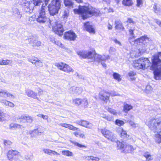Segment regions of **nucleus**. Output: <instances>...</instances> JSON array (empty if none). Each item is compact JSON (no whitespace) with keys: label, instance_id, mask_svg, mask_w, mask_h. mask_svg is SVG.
<instances>
[{"label":"nucleus","instance_id":"nucleus-1","mask_svg":"<svg viewBox=\"0 0 161 161\" xmlns=\"http://www.w3.org/2000/svg\"><path fill=\"white\" fill-rule=\"evenodd\" d=\"M77 54L80 57L83 58H87L90 59L89 62H97L98 63H101L103 66L106 68V65L104 62L107 59L109 58L108 56L101 55L96 53H93V52L89 51H78L77 52Z\"/></svg>","mask_w":161,"mask_h":161},{"label":"nucleus","instance_id":"nucleus-2","mask_svg":"<svg viewBox=\"0 0 161 161\" xmlns=\"http://www.w3.org/2000/svg\"><path fill=\"white\" fill-rule=\"evenodd\" d=\"M74 12L75 14H80L82 19L84 20L93 15L94 8L90 5H79L78 9H74Z\"/></svg>","mask_w":161,"mask_h":161},{"label":"nucleus","instance_id":"nucleus-3","mask_svg":"<svg viewBox=\"0 0 161 161\" xmlns=\"http://www.w3.org/2000/svg\"><path fill=\"white\" fill-rule=\"evenodd\" d=\"M42 3V0H23L22 5L23 10L26 12L31 13L35 7L39 6Z\"/></svg>","mask_w":161,"mask_h":161},{"label":"nucleus","instance_id":"nucleus-4","mask_svg":"<svg viewBox=\"0 0 161 161\" xmlns=\"http://www.w3.org/2000/svg\"><path fill=\"white\" fill-rule=\"evenodd\" d=\"M151 64V63L148 58L141 57L134 61L133 66L137 69H144L149 67Z\"/></svg>","mask_w":161,"mask_h":161},{"label":"nucleus","instance_id":"nucleus-5","mask_svg":"<svg viewBox=\"0 0 161 161\" xmlns=\"http://www.w3.org/2000/svg\"><path fill=\"white\" fill-rule=\"evenodd\" d=\"M61 0H52L50 4H49L47 7L46 6L45 3L44 5L47 7L50 14L51 16H54L56 14H58V10L61 6Z\"/></svg>","mask_w":161,"mask_h":161},{"label":"nucleus","instance_id":"nucleus-6","mask_svg":"<svg viewBox=\"0 0 161 161\" xmlns=\"http://www.w3.org/2000/svg\"><path fill=\"white\" fill-rule=\"evenodd\" d=\"M47 11V7L43 4L42 5L41 9L40 10L38 18L36 19L37 21L40 23L43 24L46 22L49 21L50 24L52 20L51 18L49 19L46 15V13Z\"/></svg>","mask_w":161,"mask_h":161},{"label":"nucleus","instance_id":"nucleus-7","mask_svg":"<svg viewBox=\"0 0 161 161\" xmlns=\"http://www.w3.org/2000/svg\"><path fill=\"white\" fill-rule=\"evenodd\" d=\"M148 126L153 132L159 133L161 132V119H154L150 120Z\"/></svg>","mask_w":161,"mask_h":161},{"label":"nucleus","instance_id":"nucleus-8","mask_svg":"<svg viewBox=\"0 0 161 161\" xmlns=\"http://www.w3.org/2000/svg\"><path fill=\"white\" fill-rule=\"evenodd\" d=\"M101 131L103 135L109 140L113 142L118 141L114 135L110 130L104 128L102 129Z\"/></svg>","mask_w":161,"mask_h":161},{"label":"nucleus","instance_id":"nucleus-9","mask_svg":"<svg viewBox=\"0 0 161 161\" xmlns=\"http://www.w3.org/2000/svg\"><path fill=\"white\" fill-rule=\"evenodd\" d=\"M55 22L56 23V26L53 29L56 34L58 35L59 36H61L64 31L63 25L60 22Z\"/></svg>","mask_w":161,"mask_h":161},{"label":"nucleus","instance_id":"nucleus-10","mask_svg":"<svg viewBox=\"0 0 161 161\" xmlns=\"http://www.w3.org/2000/svg\"><path fill=\"white\" fill-rule=\"evenodd\" d=\"M110 96V93L105 90L101 91L99 94V98L106 102L109 100Z\"/></svg>","mask_w":161,"mask_h":161},{"label":"nucleus","instance_id":"nucleus-11","mask_svg":"<svg viewBox=\"0 0 161 161\" xmlns=\"http://www.w3.org/2000/svg\"><path fill=\"white\" fill-rule=\"evenodd\" d=\"M64 37L65 39L69 41H74L77 37V36L72 31H69L65 33Z\"/></svg>","mask_w":161,"mask_h":161},{"label":"nucleus","instance_id":"nucleus-12","mask_svg":"<svg viewBox=\"0 0 161 161\" xmlns=\"http://www.w3.org/2000/svg\"><path fill=\"white\" fill-rule=\"evenodd\" d=\"M19 152L13 150L9 151L7 154V157L9 160L12 161L13 159H14L18 157L17 155Z\"/></svg>","mask_w":161,"mask_h":161},{"label":"nucleus","instance_id":"nucleus-13","mask_svg":"<svg viewBox=\"0 0 161 161\" xmlns=\"http://www.w3.org/2000/svg\"><path fill=\"white\" fill-rule=\"evenodd\" d=\"M26 41L28 42L34 48H36L40 46L41 44V42L40 41H37L34 38H30L26 40Z\"/></svg>","mask_w":161,"mask_h":161},{"label":"nucleus","instance_id":"nucleus-14","mask_svg":"<svg viewBox=\"0 0 161 161\" xmlns=\"http://www.w3.org/2000/svg\"><path fill=\"white\" fill-rule=\"evenodd\" d=\"M32 117L29 116L21 115L19 119V121L20 123H25L27 122L29 123H31L33 121Z\"/></svg>","mask_w":161,"mask_h":161},{"label":"nucleus","instance_id":"nucleus-15","mask_svg":"<svg viewBox=\"0 0 161 161\" xmlns=\"http://www.w3.org/2000/svg\"><path fill=\"white\" fill-rule=\"evenodd\" d=\"M77 123L88 129H91L93 126L92 123L84 120L78 121L77 122Z\"/></svg>","mask_w":161,"mask_h":161},{"label":"nucleus","instance_id":"nucleus-16","mask_svg":"<svg viewBox=\"0 0 161 161\" xmlns=\"http://www.w3.org/2000/svg\"><path fill=\"white\" fill-rule=\"evenodd\" d=\"M25 92L28 97L33 98L35 99H38V98L36 97L37 93L33 91L30 89H27L25 90Z\"/></svg>","mask_w":161,"mask_h":161},{"label":"nucleus","instance_id":"nucleus-17","mask_svg":"<svg viewBox=\"0 0 161 161\" xmlns=\"http://www.w3.org/2000/svg\"><path fill=\"white\" fill-rule=\"evenodd\" d=\"M71 93L76 95H79L82 91V89L78 87H73L70 89Z\"/></svg>","mask_w":161,"mask_h":161},{"label":"nucleus","instance_id":"nucleus-18","mask_svg":"<svg viewBox=\"0 0 161 161\" xmlns=\"http://www.w3.org/2000/svg\"><path fill=\"white\" fill-rule=\"evenodd\" d=\"M84 27L85 29L88 32L92 33L95 32L94 29L93 28L92 26L90 24L89 22L85 23L84 24Z\"/></svg>","mask_w":161,"mask_h":161},{"label":"nucleus","instance_id":"nucleus-19","mask_svg":"<svg viewBox=\"0 0 161 161\" xmlns=\"http://www.w3.org/2000/svg\"><path fill=\"white\" fill-rule=\"evenodd\" d=\"M59 125L61 126L68 128L70 130L74 131L78 129V128L75 127L73 125L69 124H68L62 123H60L59 124Z\"/></svg>","mask_w":161,"mask_h":161},{"label":"nucleus","instance_id":"nucleus-20","mask_svg":"<svg viewBox=\"0 0 161 161\" xmlns=\"http://www.w3.org/2000/svg\"><path fill=\"white\" fill-rule=\"evenodd\" d=\"M5 95H6L7 97H10L13 98H15L14 96L11 94L7 92L4 91V90L0 89V96L4 97L6 98V97H5Z\"/></svg>","mask_w":161,"mask_h":161},{"label":"nucleus","instance_id":"nucleus-21","mask_svg":"<svg viewBox=\"0 0 161 161\" xmlns=\"http://www.w3.org/2000/svg\"><path fill=\"white\" fill-rule=\"evenodd\" d=\"M29 61L32 64H35L36 66L41 67L42 66V62L40 60H38V59L36 58H34V59H30Z\"/></svg>","mask_w":161,"mask_h":161},{"label":"nucleus","instance_id":"nucleus-22","mask_svg":"<svg viewBox=\"0 0 161 161\" xmlns=\"http://www.w3.org/2000/svg\"><path fill=\"white\" fill-rule=\"evenodd\" d=\"M115 24V28L116 29L123 30L124 29L122 23L119 20H116Z\"/></svg>","mask_w":161,"mask_h":161},{"label":"nucleus","instance_id":"nucleus-23","mask_svg":"<svg viewBox=\"0 0 161 161\" xmlns=\"http://www.w3.org/2000/svg\"><path fill=\"white\" fill-rule=\"evenodd\" d=\"M43 151L45 153H47L51 155H54L58 156L59 155V154L57 153V152L50 149H43Z\"/></svg>","mask_w":161,"mask_h":161},{"label":"nucleus","instance_id":"nucleus-24","mask_svg":"<svg viewBox=\"0 0 161 161\" xmlns=\"http://www.w3.org/2000/svg\"><path fill=\"white\" fill-rule=\"evenodd\" d=\"M133 107L131 105L127 103H124V104L123 111L127 113L130 110L132 109Z\"/></svg>","mask_w":161,"mask_h":161},{"label":"nucleus","instance_id":"nucleus-25","mask_svg":"<svg viewBox=\"0 0 161 161\" xmlns=\"http://www.w3.org/2000/svg\"><path fill=\"white\" fill-rule=\"evenodd\" d=\"M117 148L118 149H120L123 150V151H125V147L126 144L124 142H120L117 141Z\"/></svg>","mask_w":161,"mask_h":161},{"label":"nucleus","instance_id":"nucleus-26","mask_svg":"<svg viewBox=\"0 0 161 161\" xmlns=\"http://www.w3.org/2000/svg\"><path fill=\"white\" fill-rule=\"evenodd\" d=\"M0 102L3 103L6 106H8L11 107H13L14 106V105L13 103L8 101L5 99L0 100Z\"/></svg>","mask_w":161,"mask_h":161},{"label":"nucleus","instance_id":"nucleus-27","mask_svg":"<svg viewBox=\"0 0 161 161\" xmlns=\"http://www.w3.org/2000/svg\"><path fill=\"white\" fill-rule=\"evenodd\" d=\"M134 150V149L133 146L129 144H126L125 147V152L131 153Z\"/></svg>","mask_w":161,"mask_h":161},{"label":"nucleus","instance_id":"nucleus-28","mask_svg":"<svg viewBox=\"0 0 161 161\" xmlns=\"http://www.w3.org/2000/svg\"><path fill=\"white\" fill-rule=\"evenodd\" d=\"M64 3L65 5L69 8H72L74 3L70 0H64Z\"/></svg>","mask_w":161,"mask_h":161},{"label":"nucleus","instance_id":"nucleus-29","mask_svg":"<svg viewBox=\"0 0 161 161\" xmlns=\"http://www.w3.org/2000/svg\"><path fill=\"white\" fill-rule=\"evenodd\" d=\"M120 136L123 138L124 140H126L129 137V135L127 134V133L125 131L122 129L120 133Z\"/></svg>","mask_w":161,"mask_h":161},{"label":"nucleus","instance_id":"nucleus-30","mask_svg":"<svg viewBox=\"0 0 161 161\" xmlns=\"http://www.w3.org/2000/svg\"><path fill=\"white\" fill-rule=\"evenodd\" d=\"M63 71L65 72L69 73L71 72H73L74 70L70 66L65 64L64 68Z\"/></svg>","mask_w":161,"mask_h":161},{"label":"nucleus","instance_id":"nucleus-31","mask_svg":"<svg viewBox=\"0 0 161 161\" xmlns=\"http://www.w3.org/2000/svg\"><path fill=\"white\" fill-rule=\"evenodd\" d=\"M154 139L155 142L158 144L161 143V135L159 133L155 135Z\"/></svg>","mask_w":161,"mask_h":161},{"label":"nucleus","instance_id":"nucleus-32","mask_svg":"<svg viewBox=\"0 0 161 161\" xmlns=\"http://www.w3.org/2000/svg\"><path fill=\"white\" fill-rule=\"evenodd\" d=\"M122 4L125 6H130L133 4V3L132 0H123Z\"/></svg>","mask_w":161,"mask_h":161},{"label":"nucleus","instance_id":"nucleus-33","mask_svg":"<svg viewBox=\"0 0 161 161\" xmlns=\"http://www.w3.org/2000/svg\"><path fill=\"white\" fill-rule=\"evenodd\" d=\"M128 75L130 77V79L132 80H135L136 75V72L133 71H130L128 73Z\"/></svg>","mask_w":161,"mask_h":161},{"label":"nucleus","instance_id":"nucleus-34","mask_svg":"<svg viewBox=\"0 0 161 161\" xmlns=\"http://www.w3.org/2000/svg\"><path fill=\"white\" fill-rule=\"evenodd\" d=\"M12 61L11 60H4L2 59L0 61V65H8L9 64H11L12 63ZM10 65H11L10 64Z\"/></svg>","mask_w":161,"mask_h":161},{"label":"nucleus","instance_id":"nucleus-35","mask_svg":"<svg viewBox=\"0 0 161 161\" xmlns=\"http://www.w3.org/2000/svg\"><path fill=\"white\" fill-rule=\"evenodd\" d=\"M69 10L66 9L64 11L62 15V18L64 19H66L69 15Z\"/></svg>","mask_w":161,"mask_h":161},{"label":"nucleus","instance_id":"nucleus-36","mask_svg":"<svg viewBox=\"0 0 161 161\" xmlns=\"http://www.w3.org/2000/svg\"><path fill=\"white\" fill-rule=\"evenodd\" d=\"M38 130L36 129L31 131L30 133L31 134V136L32 137H35L37 136L38 133Z\"/></svg>","mask_w":161,"mask_h":161},{"label":"nucleus","instance_id":"nucleus-37","mask_svg":"<svg viewBox=\"0 0 161 161\" xmlns=\"http://www.w3.org/2000/svg\"><path fill=\"white\" fill-rule=\"evenodd\" d=\"M87 160H91L92 161H98L99 158L98 157H94L93 156H88L86 157Z\"/></svg>","mask_w":161,"mask_h":161},{"label":"nucleus","instance_id":"nucleus-38","mask_svg":"<svg viewBox=\"0 0 161 161\" xmlns=\"http://www.w3.org/2000/svg\"><path fill=\"white\" fill-rule=\"evenodd\" d=\"M73 103L76 105H79L82 103V100L79 98H77L74 100Z\"/></svg>","mask_w":161,"mask_h":161},{"label":"nucleus","instance_id":"nucleus-39","mask_svg":"<svg viewBox=\"0 0 161 161\" xmlns=\"http://www.w3.org/2000/svg\"><path fill=\"white\" fill-rule=\"evenodd\" d=\"M65 64H64L63 63H58L56 64V66L60 70H62L63 71L64 68Z\"/></svg>","mask_w":161,"mask_h":161},{"label":"nucleus","instance_id":"nucleus-40","mask_svg":"<svg viewBox=\"0 0 161 161\" xmlns=\"http://www.w3.org/2000/svg\"><path fill=\"white\" fill-rule=\"evenodd\" d=\"M10 126L11 128H21L22 127H23V126L21 125H19L17 124H11L10 125Z\"/></svg>","mask_w":161,"mask_h":161},{"label":"nucleus","instance_id":"nucleus-41","mask_svg":"<svg viewBox=\"0 0 161 161\" xmlns=\"http://www.w3.org/2000/svg\"><path fill=\"white\" fill-rule=\"evenodd\" d=\"M5 119V114L0 109V122L3 121Z\"/></svg>","mask_w":161,"mask_h":161},{"label":"nucleus","instance_id":"nucleus-42","mask_svg":"<svg viewBox=\"0 0 161 161\" xmlns=\"http://www.w3.org/2000/svg\"><path fill=\"white\" fill-rule=\"evenodd\" d=\"M113 76L114 78L117 80L118 81H120L121 79L120 77V75L118 73H114L113 74Z\"/></svg>","mask_w":161,"mask_h":161},{"label":"nucleus","instance_id":"nucleus-43","mask_svg":"<svg viewBox=\"0 0 161 161\" xmlns=\"http://www.w3.org/2000/svg\"><path fill=\"white\" fill-rule=\"evenodd\" d=\"M153 8L154 9V11L156 13H158L160 10L159 5L157 3H155L154 5Z\"/></svg>","mask_w":161,"mask_h":161},{"label":"nucleus","instance_id":"nucleus-44","mask_svg":"<svg viewBox=\"0 0 161 161\" xmlns=\"http://www.w3.org/2000/svg\"><path fill=\"white\" fill-rule=\"evenodd\" d=\"M62 153L63 155H65L67 156H71L72 155V153L68 150L63 151H62Z\"/></svg>","mask_w":161,"mask_h":161},{"label":"nucleus","instance_id":"nucleus-45","mask_svg":"<svg viewBox=\"0 0 161 161\" xmlns=\"http://www.w3.org/2000/svg\"><path fill=\"white\" fill-rule=\"evenodd\" d=\"M71 142L73 143L75 145L77 146L78 147H80L82 148V147H85L86 148V147L84 145L80 144L76 142L75 141H71Z\"/></svg>","mask_w":161,"mask_h":161},{"label":"nucleus","instance_id":"nucleus-46","mask_svg":"<svg viewBox=\"0 0 161 161\" xmlns=\"http://www.w3.org/2000/svg\"><path fill=\"white\" fill-rule=\"evenodd\" d=\"M115 124L118 126H120L123 125L124 123L123 121L117 119L115 121Z\"/></svg>","mask_w":161,"mask_h":161},{"label":"nucleus","instance_id":"nucleus-47","mask_svg":"<svg viewBox=\"0 0 161 161\" xmlns=\"http://www.w3.org/2000/svg\"><path fill=\"white\" fill-rule=\"evenodd\" d=\"M82 103L83 104L84 107H87L88 105V102L87 100L85 98L83 99L82 100Z\"/></svg>","mask_w":161,"mask_h":161},{"label":"nucleus","instance_id":"nucleus-48","mask_svg":"<svg viewBox=\"0 0 161 161\" xmlns=\"http://www.w3.org/2000/svg\"><path fill=\"white\" fill-rule=\"evenodd\" d=\"M134 30L130 29L129 30V32L130 36H131V38H135V36L134 34Z\"/></svg>","mask_w":161,"mask_h":161},{"label":"nucleus","instance_id":"nucleus-49","mask_svg":"<svg viewBox=\"0 0 161 161\" xmlns=\"http://www.w3.org/2000/svg\"><path fill=\"white\" fill-rule=\"evenodd\" d=\"M108 111L111 114H113L114 115H116L117 114V113L116 112V110L113 109L109 108L108 109Z\"/></svg>","mask_w":161,"mask_h":161},{"label":"nucleus","instance_id":"nucleus-50","mask_svg":"<svg viewBox=\"0 0 161 161\" xmlns=\"http://www.w3.org/2000/svg\"><path fill=\"white\" fill-rule=\"evenodd\" d=\"M4 143L5 146H8L11 145L12 142L9 140H4Z\"/></svg>","mask_w":161,"mask_h":161},{"label":"nucleus","instance_id":"nucleus-51","mask_svg":"<svg viewBox=\"0 0 161 161\" xmlns=\"http://www.w3.org/2000/svg\"><path fill=\"white\" fill-rule=\"evenodd\" d=\"M127 22L129 23L130 24H135L136 23L135 21L133 20L131 18H128L127 20Z\"/></svg>","mask_w":161,"mask_h":161},{"label":"nucleus","instance_id":"nucleus-52","mask_svg":"<svg viewBox=\"0 0 161 161\" xmlns=\"http://www.w3.org/2000/svg\"><path fill=\"white\" fill-rule=\"evenodd\" d=\"M113 41L116 44H118L120 46H121V44L120 42L119 41H118L117 39H113Z\"/></svg>","mask_w":161,"mask_h":161},{"label":"nucleus","instance_id":"nucleus-53","mask_svg":"<svg viewBox=\"0 0 161 161\" xmlns=\"http://www.w3.org/2000/svg\"><path fill=\"white\" fill-rule=\"evenodd\" d=\"M150 155V154L149 152H146L144 153L143 156L146 158V159L147 158H148V157Z\"/></svg>","mask_w":161,"mask_h":161},{"label":"nucleus","instance_id":"nucleus-54","mask_svg":"<svg viewBox=\"0 0 161 161\" xmlns=\"http://www.w3.org/2000/svg\"><path fill=\"white\" fill-rule=\"evenodd\" d=\"M147 38L146 36H143L139 38V41L140 42H142V41L145 40V39Z\"/></svg>","mask_w":161,"mask_h":161},{"label":"nucleus","instance_id":"nucleus-55","mask_svg":"<svg viewBox=\"0 0 161 161\" xmlns=\"http://www.w3.org/2000/svg\"><path fill=\"white\" fill-rule=\"evenodd\" d=\"M110 95L112 96H116L118 95V94L115 92H112L110 93Z\"/></svg>","mask_w":161,"mask_h":161},{"label":"nucleus","instance_id":"nucleus-56","mask_svg":"<svg viewBox=\"0 0 161 161\" xmlns=\"http://www.w3.org/2000/svg\"><path fill=\"white\" fill-rule=\"evenodd\" d=\"M53 43H54L56 45L59 46H61L62 45V43L60 42H59L58 41H57L55 40V42Z\"/></svg>","mask_w":161,"mask_h":161},{"label":"nucleus","instance_id":"nucleus-57","mask_svg":"<svg viewBox=\"0 0 161 161\" xmlns=\"http://www.w3.org/2000/svg\"><path fill=\"white\" fill-rule=\"evenodd\" d=\"M136 2H137L136 6L138 7H139L140 6V5L142 3V0L137 1Z\"/></svg>","mask_w":161,"mask_h":161},{"label":"nucleus","instance_id":"nucleus-58","mask_svg":"<svg viewBox=\"0 0 161 161\" xmlns=\"http://www.w3.org/2000/svg\"><path fill=\"white\" fill-rule=\"evenodd\" d=\"M155 22L156 23L159 25V26L161 27V21L158 19H156L155 20Z\"/></svg>","mask_w":161,"mask_h":161},{"label":"nucleus","instance_id":"nucleus-59","mask_svg":"<svg viewBox=\"0 0 161 161\" xmlns=\"http://www.w3.org/2000/svg\"><path fill=\"white\" fill-rule=\"evenodd\" d=\"M49 40L51 42H52L53 43L54 42L55 40V38L53 36L50 37Z\"/></svg>","mask_w":161,"mask_h":161},{"label":"nucleus","instance_id":"nucleus-60","mask_svg":"<svg viewBox=\"0 0 161 161\" xmlns=\"http://www.w3.org/2000/svg\"><path fill=\"white\" fill-rule=\"evenodd\" d=\"M129 123L133 127H136V124H135L134 122L130 120L129 121Z\"/></svg>","mask_w":161,"mask_h":161},{"label":"nucleus","instance_id":"nucleus-61","mask_svg":"<svg viewBox=\"0 0 161 161\" xmlns=\"http://www.w3.org/2000/svg\"><path fill=\"white\" fill-rule=\"evenodd\" d=\"M153 159V158L152 157V156L150 154L149 155V156L148 157V158H147L146 159V160L147 161H150Z\"/></svg>","mask_w":161,"mask_h":161},{"label":"nucleus","instance_id":"nucleus-62","mask_svg":"<svg viewBox=\"0 0 161 161\" xmlns=\"http://www.w3.org/2000/svg\"><path fill=\"white\" fill-rule=\"evenodd\" d=\"M41 118L45 119H47L48 118V117L47 115H44L42 114V116H41Z\"/></svg>","mask_w":161,"mask_h":161},{"label":"nucleus","instance_id":"nucleus-63","mask_svg":"<svg viewBox=\"0 0 161 161\" xmlns=\"http://www.w3.org/2000/svg\"><path fill=\"white\" fill-rule=\"evenodd\" d=\"M114 50H115V49L113 47H110V49L109 50V51L110 53H111V51H114Z\"/></svg>","mask_w":161,"mask_h":161},{"label":"nucleus","instance_id":"nucleus-64","mask_svg":"<svg viewBox=\"0 0 161 161\" xmlns=\"http://www.w3.org/2000/svg\"><path fill=\"white\" fill-rule=\"evenodd\" d=\"M12 161H21L17 157L16 158L14 159H13Z\"/></svg>","mask_w":161,"mask_h":161}]
</instances>
